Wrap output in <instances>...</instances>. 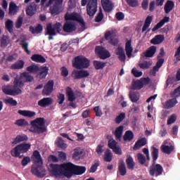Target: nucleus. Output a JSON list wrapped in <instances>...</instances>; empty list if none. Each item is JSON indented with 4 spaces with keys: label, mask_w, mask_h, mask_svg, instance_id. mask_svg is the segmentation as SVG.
Wrapping results in <instances>:
<instances>
[{
    "label": "nucleus",
    "mask_w": 180,
    "mask_h": 180,
    "mask_svg": "<svg viewBox=\"0 0 180 180\" xmlns=\"http://www.w3.org/2000/svg\"><path fill=\"white\" fill-rule=\"evenodd\" d=\"M72 65L77 70H73L72 72V78L74 79H82V78L89 77V71L83 70V68H88L90 65V61L88 58L84 56H77L75 57Z\"/></svg>",
    "instance_id": "obj_1"
},
{
    "label": "nucleus",
    "mask_w": 180,
    "mask_h": 180,
    "mask_svg": "<svg viewBox=\"0 0 180 180\" xmlns=\"http://www.w3.org/2000/svg\"><path fill=\"white\" fill-rule=\"evenodd\" d=\"M22 79H25L26 82H32V81L34 79V77L30 75V71H28V72H22L20 77H15L13 89L9 88V86H2L3 92L6 95H11L12 96H15L16 95H20L22 94V91L21 88L24 85Z\"/></svg>",
    "instance_id": "obj_2"
},
{
    "label": "nucleus",
    "mask_w": 180,
    "mask_h": 180,
    "mask_svg": "<svg viewBox=\"0 0 180 180\" xmlns=\"http://www.w3.org/2000/svg\"><path fill=\"white\" fill-rule=\"evenodd\" d=\"M65 22L63 25V31L65 32H72L77 30V25L72 21H77L79 22L81 27H85L86 22L79 13H66L65 15Z\"/></svg>",
    "instance_id": "obj_3"
},
{
    "label": "nucleus",
    "mask_w": 180,
    "mask_h": 180,
    "mask_svg": "<svg viewBox=\"0 0 180 180\" xmlns=\"http://www.w3.org/2000/svg\"><path fill=\"white\" fill-rule=\"evenodd\" d=\"M30 143H20L17 145L15 148L11 149V154L14 158H19L22 159L21 165L22 166H27L28 163L31 162L30 156H24L23 153H26L30 149Z\"/></svg>",
    "instance_id": "obj_4"
},
{
    "label": "nucleus",
    "mask_w": 180,
    "mask_h": 180,
    "mask_svg": "<svg viewBox=\"0 0 180 180\" xmlns=\"http://www.w3.org/2000/svg\"><path fill=\"white\" fill-rule=\"evenodd\" d=\"M35 163L31 167V172L37 177H44L46 174V170L44 167V162L39 150H34L32 153Z\"/></svg>",
    "instance_id": "obj_5"
},
{
    "label": "nucleus",
    "mask_w": 180,
    "mask_h": 180,
    "mask_svg": "<svg viewBox=\"0 0 180 180\" xmlns=\"http://www.w3.org/2000/svg\"><path fill=\"white\" fill-rule=\"evenodd\" d=\"M151 156L153 157L152 164L148 168L149 174L150 176H161L164 172V167L160 163H156L159 156V149L155 146L151 147Z\"/></svg>",
    "instance_id": "obj_6"
},
{
    "label": "nucleus",
    "mask_w": 180,
    "mask_h": 180,
    "mask_svg": "<svg viewBox=\"0 0 180 180\" xmlns=\"http://www.w3.org/2000/svg\"><path fill=\"white\" fill-rule=\"evenodd\" d=\"M49 169L50 174L52 176H55V177H60L61 176L68 177V162L61 163L60 165L51 163Z\"/></svg>",
    "instance_id": "obj_7"
},
{
    "label": "nucleus",
    "mask_w": 180,
    "mask_h": 180,
    "mask_svg": "<svg viewBox=\"0 0 180 180\" xmlns=\"http://www.w3.org/2000/svg\"><path fill=\"white\" fill-rule=\"evenodd\" d=\"M46 121L44 118H36L34 121H31L30 132L34 134H44L46 132Z\"/></svg>",
    "instance_id": "obj_8"
},
{
    "label": "nucleus",
    "mask_w": 180,
    "mask_h": 180,
    "mask_svg": "<svg viewBox=\"0 0 180 180\" xmlns=\"http://www.w3.org/2000/svg\"><path fill=\"white\" fill-rule=\"evenodd\" d=\"M62 31L61 22H49L46 25V34L49 35V40H53L54 35H56V32H60Z\"/></svg>",
    "instance_id": "obj_9"
},
{
    "label": "nucleus",
    "mask_w": 180,
    "mask_h": 180,
    "mask_svg": "<svg viewBox=\"0 0 180 180\" xmlns=\"http://www.w3.org/2000/svg\"><path fill=\"white\" fill-rule=\"evenodd\" d=\"M86 170V167L85 166H78L71 162H68V177H72L73 174H83Z\"/></svg>",
    "instance_id": "obj_10"
},
{
    "label": "nucleus",
    "mask_w": 180,
    "mask_h": 180,
    "mask_svg": "<svg viewBox=\"0 0 180 180\" xmlns=\"http://www.w3.org/2000/svg\"><path fill=\"white\" fill-rule=\"evenodd\" d=\"M171 95L174 97L172 99H168V101H165V102L162 103L163 108L165 109H171V108H174V106L178 103L176 97L180 96V86L176 88Z\"/></svg>",
    "instance_id": "obj_11"
},
{
    "label": "nucleus",
    "mask_w": 180,
    "mask_h": 180,
    "mask_svg": "<svg viewBox=\"0 0 180 180\" xmlns=\"http://www.w3.org/2000/svg\"><path fill=\"white\" fill-rule=\"evenodd\" d=\"M104 39L112 46H118L119 44V38H117L116 32L113 30L105 31Z\"/></svg>",
    "instance_id": "obj_12"
},
{
    "label": "nucleus",
    "mask_w": 180,
    "mask_h": 180,
    "mask_svg": "<svg viewBox=\"0 0 180 180\" xmlns=\"http://www.w3.org/2000/svg\"><path fill=\"white\" fill-rule=\"evenodd\" d=\"M98 11V0H89L86 5V13L90 17L95 15Z\"/></svg>",
    "instance_id": "obj_13"
},
{
    "label": "nucleus",
    "mask_w": 180,
    "mask_h": 180,
    "mask_svg": "<svg viewBox=\"0 0 180 180\" xmlns=\"http://www.w3.org/2000/svg\"><path fill=\"white\" fill-rule=\"evenodd\" d=\"M95 51L101 60H106V58H109L111 56L110 53L101 46H96Z\"/></svg>",
    "instance_id": "obj_14"
},
{
    "label": "nucleus",
    "mask_w": 180,
    "mask_h": 180,
    "mask_svg": "<svg viewBox=\"0 0 180 180\" xmlns=\"http://www.w3.org/2000/svg\"><path fill=\"white\" fill-rule=\"evenodd\" d=\"M53 91H54V80L49 79L48 82L44 86L42 89V95L49 96V95H51Z\"/></svg>",
    "instance_id": "obj_15"
},
{
    "label": "nucleus",
    "mask_w": 180,
    "mask_h": 180,
    "mask_svg": "<svg viewBox=\"0 0 180 180\" xmlns=\"http://www.w3.org/2000/svg\"><path fill=\"white\" fill-rule=\"evenodd\" d=\"M160 149L163 153H167V155H170L174 152L175 146L169 141H164L163 144L161 146Z\"/></svg>",
    "instance_id": "obj_16"
},
{
    "label": "nucleus",
    "mask_w": 180,
    "mask_h": 180,
    "mask_svg": "<svg viewBox=\"0 0 180 180\" xmlns=\"http://www.w3.org/2000/svg\"><path fill=\"white\" fill-rule=\"evenodd\" d=\"M165 40V37L163 34H158L155 35L152 39H150V44H154L156 46V44H161Z\"/></svg>",
    "instance_id": "obj_17"
},
{
    "label": "nucleus",
    "mask_w": 180,
    "mask_h": 180,
    "mask_svg": "<svg viewBox=\"0 0 180 180\" xmlns=\"http://www.w3.org/2000/svg\"><path fill=\"white\" fill-rule=\"evenodd\" d=\"M49 74V68L48 67H39V70L37 71V77L39 79H44L46 78Z\"/></svg>",
    "instance_id": "obj_18"
},
{
    "label": "nucleus",
    "mask_w": 180,
    "mask_h": 180,
    "mask_svg": "<svg viewBox=\"0 0 180 180\" xmlns=\"http://www.w3.org/2000/svg\"><path fill=\"white\" fill-rule=\"evenodd\" d=\"M103 8L107 13L112 11L114 8V6L110 0H101Z\"/></svg>",
    "instance_id": "obj_19"
},
{
    "label": "nucleus",
    "mask_w": 180,
    "mask_h": 180,
    "mask_svg": "<svg viewBox=\"0 0 180 180\" xmlns=\"http://www.w3.org/2000/svg\"><path fill=\"white\" fill-rule=\"evenodd\" d=\"M37 10V4L34 2H32L26 8L27 15L32 17L36 14Z\"/></svg>",
    "instance_id": "obj_20"
},
{
    "label": "nucleus",
    "mask_w": 180,
    "mask_h": 180,
    "mask_svg": "<svg viewBox=\"0 0 180 180\" xmlns=\"http://www.w3.org/2000/svg\"><path fill=\"white\" fill-rule=\"evenodd\" d=\"M157 53V47L154 46H151L143 53V56L146 57V58H152L154 57L155 54Z\"/></svg>",
    "instance_id": "obj_21"
},
{
    "label": "nucleus",
    "mask_w": 180,
    "mask_h": 180,
    "mask_svg": "<svg viewBox=\"0 0 180 180\" xmlns=\"http://www.w3.org/2000/svg\"><path fill=\"white\" fill-rule=\"evenodd\" d=\"M133 50L134 49L131 46V39H129L125 44V51L128 58H131Z\"/></svg>",
    "instance_id": "obj_22"
},
{
    "label": "nucleus",
    "mask_w": 180,
    "mask_h": 180,
    "mask_svg": "<svg viewBox=\"0 0 180 180\" xmlns=\"http://www.w3.org/2000/svg\"><path fill=\"white\" fill-rule=\"evenodd\" d=\"M53 103V99L52 98H43L42 99H40L38 101V105L39 106H42L43 108H45L46 106H49V105H51Z\"/></svg>",
    "instance_id": "obj_23"
},
{
    "label": "nucleus",
    "mask_w": 180,
    "mask_h": 180,
    "mask_svg": "<svg viewBox=\"0 0 180 180\" xmlns=\"http://www.w3.org/2000/svg\"><path fill=\"white\" fill-rule=\"evenodd\" d=\"M118 172L121 176H125L127 173V169L126 167V163L124 160H120L118 165Z\"/></svg>",
    "instance_id": "obj_24"
},
{
    "label": "nucleus",
    "mask_w": 180,
    "mask_h": 180,
    "mask_svg": "<svg viewBox=\"0 0 180 180\" xmlns=\"http://www.w3.org/2000/svg\"><path fill=\"white\" fill-rule=\"evenodd\" d=\"M31 60L35 63H39L41 64H44L46 61L45 57L41 54H33L31 57Z\"/></svg>",
    "instance_id": "obj_25"
},
{
    "label": "nucleus",
    "mask_w": 180,
    "mask_h": 180,
    "mask_svg": "<svg viewBox=\"0 0 180 180\" xmlns=\"http://www.w3.org/2000/svg\"><path fill=\"white\" fill-rule=\"evenodd\" d=\"M115 54L118 56L120 61H126V54L122 47H118L115 51Z\"/></svg>",
    "instance_id": "obj_26"
},
{
    "label": "nucleus",
    "mask_w": 180,
    "mask_h": 180,
    "mask_svg": "<svg viewBox=\"0 0 180 180\" xmlns=\"http://www.w3.org/2000/svg\"><path fill=\"white\" fill-rule=\"evenodd\" d=\"M169 21V17H164L162 20H160V21H159V22L156 24V25H155V27H153V28H152V31H157V30L161 28V27H162L165 24V22H168Z\"/></svg>",
    "instance_id": "obj_27"
},
{
    "label": "nucleus",
    "mask_w": 180,
    "mask_h": 180,
    "mask_svg": "<svg viewBox=\"0 0 180 180\" xmlns=\"http://www.w3.org/2000/svg\"><path fill=\"white\" fill-rule=\"evenodd\" d=\"M146 144H147L146 138H141V139H138V141L136 142L134 146V150H137V149H140V148L145 146V145Z\"/></svg>",
    "instance_id": "obj_28"
},
{
    "label": "nucleus",
    "mask_w": 180,
    "mask_h": 180,
    "mask_svg": "<svg viewBox=\"0 0 180 180\" xmlns=\"http://www.w3.org/2000/svg\"><path fill=\"white\" fill-rule=\"evenodd\" d=\"M18 10L19 8L17 4H15V3H13V1H11V3L9 4L8 13L11 15H15V14L18 13Z\"/></svg>",
    "instance_id": "obj_29"
},
{
    "label": "nucleus",
    "mask_w": 180,
    "mask_h": 180,
    "mask_svg": "<svg viewBox=\"0 0 180 180\" xmlns=\"http://www.w3.org/2000/svg\"><path fill=\"white\" fill-rule=\"evenodd\" d=\"M18 112L20 115L27 116V117H33V116H35L36 115V112H34V110L19 109Z\"/></svg>",
    "instance_id": "obj_30"
},
{
    "label": "nucleus",
    "mask_w": 180,
    "mask_h": 180,
    "mask_svg": "<svg viewBox=\"0 0 180 180\" xmlns=\"http://www.w3.org/2000/svg\"><path fill=\"white\" fill-rule=\"evenodd\" d=\"M66 95L68 96V101H70V102H72V101H75L76 96L75 95V92L72 90V88H71L70 86H68L66 88Z\"/></svg>",
    "instance_id": "obj_31"
},
{
    "label": "nucleus",
    "mask_w": 180,
    "mask_h": 180,
    "mask_svg": "<svg viewBox=\"0 0 180 180\" xmlns=\"http://www.w3.org/2000/svg\"><path fill=\"white\" fill-rule=\"evenodd\" d=\"M153 20V15H148L145 20L143 27H142V32H144L150 27Z\"/></svg>",
    "instance_id": "obj_32"
},
{
    "label": "nucleus",
    "mask_w": 180,
    "mask_h": 180,
    "mask_svg": "<svg viewBox=\"0 0 180 180\" xmlns=\"http://www.w3.org/2000/svg\"><path fill=\"white\" fill-rule=\"evenodd\" d=\"M174 7V1H172V0H167L164 7L166 14H168L169 13H170V11L173 10Z\"/></svg>",
    "instance_id": "obj_33"
},
{
    "label": "nucleus",
    "mask_w": 180,
    "mask_h": 180,
    "mask_svg": "<svg viewBox=\"0 0 180 180\" xmlns=\"http://www.w3.org/2000/svg\"><path fill=\"white\" fill-rule=\"evenodd\" d=\"M24 67H25V61H23L22 60H19L18 61H17L16 63L11 65V70H22Z\"/></svg>",
    "instance_id": "obj_34"
},
{
    "label": "nucleus",
    "mask_w": 180,
    "mask_h": 180,
    "mask_svg": "<svg viewBox=\"0 0 180 180\" xmlns=\"http://www.w3.org/2000/svg\"><path fill=\"white\" fill-rule=\"evenodd\" d=\"M124 129V128L123 125H120V127H118L117 128H116L115 133H114V135H115L116 139L121 141L122 135H123Z\"/></svg>",
    "instance_id": "obj_35"
},
{
    "label": "nucleus",
    "mask_w": 180,
    "mask_h": 180,
    "mask_svg": "<svg viewBox=\"0 0 180 180\" xmlns=\"http://www.w3.org/2000/svg\"><path fill=\"white\" fill-rule=\"evenodd\" d=\"M28 136L27 135H18L16 138H15L14 141L12 142L13 145H17L20 142H24V141H27Z\"/></svg>",
    "instance_id": "obj_36"
},
{
    "label": "nucleus",
    "mask_w": 180,
    "mask_h": 180,
    "mask_svg": "<svg viewBox=\"0 0 180 180\" xmlns=\"http://www.w3.org/2000/svg\"><path fill=\"white\" fill-rule=\"evenodd\" d=\"M30 31L32 34H39V32H41V31H43V25H41V24H37L36 27H34L33 25H30Z\"/></svg>",
    "instance_id": "obj_37"
},
{
    "label": "nucleus",
    "mask_w": 180,
    "mask_h": 180,
    "mask_svg": "<svg viewBox=\"0 0 180 180\" xmlns=\"http://www.w3.org/2000/svg\"><path fill=\"white\" fill-rule=\"evenodd\" d=\"M113 159V154L111 152L110 149H107L104 153L103 160L105 162H112Z\"/></svg>",
    "instance_id": "obj_38"
},
{
    "label": "nucleus",
    "mask_w": 180,
    "mask_h": 180,
    "mask_svg": "<svg viewBox=\"0 0 180 180\" xmlns=\"http://www.w3.org/2000/svg\"><path fill=\"white\" fill-rule=\"evenodd\" d=\"M126 163L128 169L130 170H134L135 162H134V159L131 156H128V158L126 159Z\"/></svg>",
    "instance_id": "obj_39"
},
{
    "label": "nucleus",
    "mask_w": 180,
    "mask_h": 180,
    "mask_svg": "<svg viewBox=\"0 0 180 180\" xmlns=\"http://www.w3.org/2000/svg\"><path fill=\"white\" fill-rule=\"evenodd\" d=\"M10 44V39L7 35H3L1 38V47L5 48Z\"/></svg>",
    "instance_id": "obj_40"
},
{
    "label": "nucleus",
    "mask_w": 180,
    "mask_h": 180,
    "mask_svg": "<svg viewBox=\"0 0 180 180\" xmlns=\"http://www.w3.org/2000/svg\"><path fill=\"white\" fill-rule=\"evenodd\" d=\"M5 27L11 34L13 32V21L12 20H6L5 21Z\"/></svg>",
    "instance_id": "obj_41"
},
{
    "label": "nucleus",
    "mask_w": 180,
    "mask_h": 180,
    "mask_svg": "<svg viewBox=\"0 0 180 180\" xmlns=\"http://www.w3.org/2000/svg\"><path fill=\"white\" fill-rule=\"evenodd\" d=\"M137 159L141 165H144L145 166H146V167H148V163H146V158L144 155H143V153H138Z\"/></svg>",
    "instance_id": "obj_42"
},
{
    "label": "nucleus",
    "mask_w": 180,
    "mask_h": 180,
    "mask_svg": "<svg viewBox=\"0 0 180 180\" xmlns=\"http://www.w3.org/2000/svg\"><path fill=\"white\" fill-rule=\"evenodd\" d=\"M20 46H22V49L27 53V54H30V51L28 49L29 47V42H27L25 39H21L20 42Z\"/></svg>",
    "instance_id": "obj_43"
},
{
    "label": "nucleus",
    "mask_w": 180,
    "mask_h": 180,
    "mask_svg": "<svg viewBox=\"0 0 180 180\" xmlns=\"http://www.w3.org/2000/svg\"><path fill=\"white\" fill-rule=\"evenodd\" d=\"M103 18H104V14L103 13V10L101 7H100L99 11L95 17V22H101V21H103Z\"/></svg>",
    "instance_id": "obj_44"
},
{
    "label": "nucleus",
    "mask_w": 180,
    "mask_h": 180,
    "mask_svg": "<svg viewBox=\"0 0 180 180\" xmlns=\"http://www.w3.org/2000/svg\"><path fill=\"white\" fill-rule=\"evenodd\" d=\"M134 135L132 131H127L123 136L124 141H132L134 139Z\"/></svg>",
    "instance_id": "obj_45"
},
{
    "label": "nucleus",
    "mask_w": 180,
    "mask_h": 180,
    "mask_svg": "<svg viewBox=\"0 0 180 180\" xmlns=\"http://www.w3.org/2000/svg\"><path fill=\"white\" fill-rule=\"evenodd\" d=\"M39 70V65H37L36 64H32L30 65L29 67H27V71H29L31 73H37Z\"/></svg>",
    "instance_id": "obj_46"
},
{
    "label": "nucleus",
    "mask_w": 180,
    "mask_h": 180,
    "mask_svg": "<svg viewBox=\"0 0 180 180\" xmlns=\"http://www.w3.org/2000/svg\"><path fill=\"white\" fill-rule=\"evenodd\" d=\"M56 143L58 148H61L62 149H65L68 147L67 143H65L63 138H58Z\"/></svg>",
    "instance_id": "obj_47"
},
{
    "label": "nucleus",
    "mask_w": 180,
    "mask_h": 180,
    "mask_svg": "<svg viewBox=\"0 0 180 180\" xmlns=\"http://www.w3.org/2000/svg\"><path fill=\"white\" fill-rule=\"evenodd\" d=\"M129 98L131 99V102H137L139 101V95L137 92H129Z\"/></svg>",
    "instance_id": "obj_48"
},
{
    "label": "nucleus",
    "mask_w": 180,
    "mask_h": 180,
    "mask_svg": "<svg viewBox=\"0 0 180 180\" xmlns=\"http://www.w3.org/2000/svg\"><path fill=\"white\" fill-rule=\"evenodd\" d=\"M94 65L96 70H102L106 65V63H102L101 61H94Z\"/></svg>",
    "instance_id": "obj_49"
},
{
    "label": "nucleus",
    "mask_w": 180,
    "mask_h": 180,
    "mask_svg": "<svg viewBox=\"0 0 180 180\" xmlns=\"http://www.w3.org/2000/svg\"><path fill=\"white\" fill-rule=\"evenodd\" d=\"M143 86V81L137 80L133 84L132 89H141Z\"/></svg>",
    "instance_id": "obj_50"
},
{
    "label": "nucleus",
    "mask_w": 180,
    "mask_h": 180,
    "mask_svg": "<svg viewBox=\"0 0 180 180\" xmlns=\"http://www.w3.org/2000/svg\"><path fill=\"white\" fill-rule=\"evenodd\" d=\"M153 65V61H143V63H141L139 64L140 68H142L143 70L150 68V67Z\"/></svg>",
    "instance_id": "obj_51"
},
{
    "label": "nucleus",
    "mask_w": 180,
    "mask_h": 180,
    "mask_svg": "<svg viewBox=\"0 0 180 180\" xmlns=\"http://www.w3.org/2000/svg\"><path fill=\"white\" fill-rule=\"evenodd\" d=\"M125 117H126L125 112H121V114H120V115H117V117H116L115 123L121 124V122H122L124 121Z\"/></svg>",
    "instance_id": "obj_52"
},
{
    "label": "nucleus",
    "mask_w": 180,
    "mask_h": 180,
    "mask_svg": "<svg viewBox=\"0 0 180 180\" xmlns=\"http://www.w3.org/2000/svg\"><path fill=\"white\" fill-rule=\"evenodd\" d=\"M117 144V141L115 139H110L108 141V148L112 149L114 153H115V146Z\"/></svg>",
    "instance_id": "obj_53"
},
{
    "label": "nucleus",
    "mask_w": 180,
    "mask_h": 180,
    "mask_svg": "<svg viewBox=\"0 0 180 180\" xmlns=\"http://www.w3.org/2000/svg\"><path fill=\"white\" fill-rule=\"evenodd\" d=\"M5 103H9L11 106H16L18 105V101L13 99V98H7L4 100Z\"/></svg>",
    "instance_id": "obj_54"
},
{
    "label": "nucleus",
    "mask_w": 180,
    "mask_h": 180,
    "mask_svg": "<svg viewBox=\"0 0 180 180\" xmlns=\"http://www.w3.org/2000/svg\"><path fill=\"white\" fill-rule=\"evenodd\" d=\"M16 125L18 127H27L29 125V122L25 120H18L15 122Z\"/></svg>",
    "instance_id": "obj_55"
},
{
    "label": "nucleus",
    "mask_w": 180,
    "mask_h": 180,
    "mask_svg": "<svg viewBox=\"0 0 180 180\" xmlns=\"http://www.w3.org/2000/svg\"><path fill=\"white\" fill-rule=\"evenodd\" d=\"M177 120V117L176 114H172L170 117H169L167 120V125H172V124H174Z\"/></svg>",
    "instance_id": "obj_56"
},
{
    "label": "nucleus",
    "mask_w": 180,
    "mask_h": 180,
    "mask_svg": "<svg viewBox=\"0 0 180 180\" xmlns=\"http://www.w3.org/2000/svg\"><path fill=\"white\" fill-rule=\"evenodd\" d=\"M23 17L19 15L15 21V28H20L22 25Z\"/></svg>",
    "instance_id": "obj_57"
},
{
    "label": "nucleus",
    "mask_w": 180,
    "mask_h": 180,
    "mask_svg": "<svg viewBox=\"0 0 180 180\" xmlns=\"http://www.w3.org/2000/svg\"><path fill=\"white\" fill-rule=\"evenodd\" d=\"M99 165V160H95V163L94 165H92V166L90 167L89 172H91V173H94L95 172H96Z\"/></svg>",
    "instance_id": "obj_58"
},
{
    "label": "nucleus",
    "mask_w": 180,
    "mask_h": 180,
    "mask_svg": "<svg viewBox=\"0 0 180 180\" xmlns=\"http://www.w3.org/2000/svg\"><path fill=\"white\" fill-rule=\"evenodd\" d=\"M103 148H104V145L102 143H99V145H98V146L96 148V151L97 152L98 155H102V153H103Z\"/></svg>",
    "instance_id": "obj_59"
},
{
    "label": "nucleus",
    "mask_w": 180,
    "mask_h": 180,
    "mask_svg": "<svg viewBox=\"0 0 180 180\" xmlns=\"http://www.w3.org/2000/svg\"><path fill=\"white\" fill-rule=\"evenodd\" d=\"M131 72H132L133 75L136 77H139L143 75L142 71H138V70H136V68H133L131 70Z\"/></svg>",
    "instance_id": "obj_60"
},
{
    "label": "nucleus",
    "mask_w": 180,
    "mask_h": 180,
    "mask_svg": "<svg viewBox=\"0 0 180 180\" xmlns=\"http://www.w3.org/2000/svg\"><path fill=\"white\" fill-rule=\"evenodd\" d=\"M127 3L129 6H131V7H137V6H139L138 0H127Z\"/></svg>",
    "instance_id": "obj_61"
},
{
    "label": "nucleus",
    "mask_w": 180,
    "mask_h": 180,
    "mask_svg": "<svg viewBox=\"0 0 180 180\" xmlns=\"http://www.w3.org/2000/svg\"><path fill=\"white\" fill-rule=\"evenodd\" d=\"M115 17L117 20L121 21L122 20L124 19V13H122V11H118L117 13H116Z\"/></svg>",
    "instance_id": "obj_62"
},
{
    "label": "nucleus",
    "mask_w": 180,
    "mask_h": 180,
    "mask_svg": "<svg viewBox=\"0 0 180 180\" xmlns=\"http://www.w3.org/2000/svg\"><path fill=\"white\" fill-rule=\"evenodd\" d=\"M57 96L58 103H60V105L63 104L65 99L64 94H58Z\"/></svg>",
    "instance_id": "obj_63"
},
{
    "label": "nucleus",
    "mask_w": 180,
    "mask_h": 180,
    "mask_svg": "<svg viewBox=\"0 0 180 180\" xmlns=\"http://www.w3.org/2000/svg\"><path fill=\"white\" fill-rule=\"evenodd\" d=\"M174 57H176V61L178 63L180 61V46L178 47L176 53L174 54Z\"/></svg>",
    "instance_id": "obj_64"
}]
</instances>
